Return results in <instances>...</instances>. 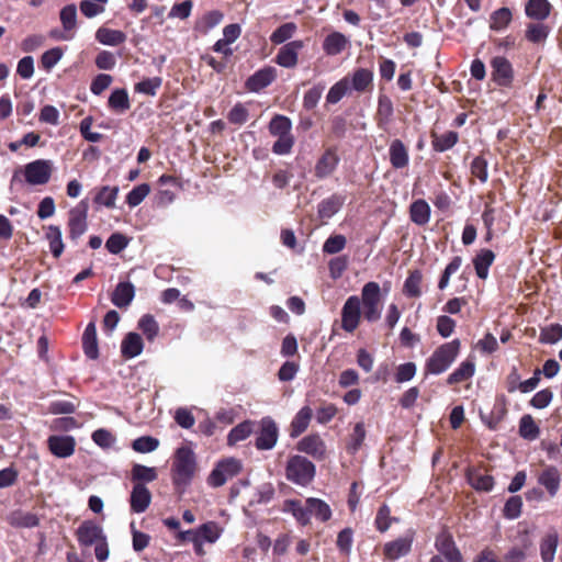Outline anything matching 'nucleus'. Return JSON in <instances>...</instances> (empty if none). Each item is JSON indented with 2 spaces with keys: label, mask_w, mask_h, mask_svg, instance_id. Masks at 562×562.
Returning a JSON list of instances; mask_svg holds the SVG:
<instances>
[{
  "label": "nucleus",
  "mask_w": 562,
  "mask_h": 562,
  "mask_svg": "<svg viewBox=\"0 0 562 562\" xmlns=\"http://www.w3.org/2000/svg\"><path fill=\"white\" fill-rule=\"evenodd\" d=\"M196 469L194 452L189 447H180L176 451L172 464V480L177 486L187 485L192 480Z\"/></svg>",
  "instance_id": "20e7f679"
},
{
  "label": "nucleus",
  "mask_w": 562,
  "mask_h": 562,
  "mask_svg": "<svg viewBox=\"0 0 562 562\" xmlns=\"http://www.w3.org/2000/svg\"><path fill=\"white\" fill-rule=\"evenodd\" d=\"M313 417V411L310 406L302 407L293 417L290 425V437L296 438L302 435L308 427Z\"/></svg>",
  "instance_id": "aec40b11"
},
{
  "label": "nucleus",
  "mask_w": 562,
  "mask_h": 562,
  "mask_svg": "<svg viewBox=\"0 0 562 562\" xmlns=\"http://www.w3.org/2000/svg\"><path fill=\"white\" fill-rule=\"evenodd\" d=\"M471 173L481 182H486L488 178L487 161L481 157H475L471 162Z\"/></svg>",
  "instance_id": "69168bd1"
},
{
  "label": "nucleus",
  "mask_w": 562,
  "mask_h": 562,
  "mask_svg": "<svg viewBox=\"0 0 562 562\" xmlns=\"http://www.w3.org/2000/svg\"><path fill=\"white\" fill-rule=\"evenodd\" d=\"M59 19L65 31H72L77 25V7L68 4L60 10Z\"/></svg>",
  "instance_id": "864d4df0"
},
{
  "label": "nucleus",
  "mask_w": 562,
  "mask_h": 562,
  "mask_svg": "<svg viewBox=\"0 0 562 562\" xmlns=\"http://www.w3.org/2000/svg\"><path fill=\"white\" fill-rule=\"evenodd\" d=\"M151 494L145 484L135 483L131 493V509L134 513H144L150 505Z\"/></svg>",
  "instance_id": "dca6fc26"
},
{
  "label": "nucleus",
  "mask_w": 562,
  "mask_h": 562,
  "mask_svg": "<svg viewBox=\"0 0 562 562\" xmlns=\"http://www.w3.org/2000/svg\"><path fill=\"white\" fill-rule=\"evenodd\" d=\"M346 243L347 240L344 235H333L324 243L323 251L329 255L337 254L345 248Z\"/></svg>",
  "instance_id": "052dcab7"
},
{
  "label": "nucleus",
  "mask_w": 562,
  "mask_h": 562,
  "mask_svg": "<svg viewBox=\"0 0 562 562\" xmlns=\"http://www.w3.org/2000/svg\"><path fill=\"white\" fill-rule=\"evenodd\" d=\"M88 210V201L81 200L68 213L69 238L74 241H77L87 232Z\"/></svg>",
  "instance_id": "423d86ee"
},
{
  "label": "nucleus",
  "mask_w": 562,
  "mask_h": 562,
  "mask_svg": "<svg viewBox=\"0 0 562 562\" xmlns=\"http://www.w3.org/2000/svg\"><path fill=\"white\" fill-rule=\"evenodd\" d=\"M339 157L334 149H327L315 165V177L324 179L329 177L337 168Z\"/></svg>",
  "instance_id": "f3484780"
},
{
  "label": "nucleus",
  "mask_w": 562,
  "mask_h": 562,
  "mask_svg": "<svg viewBox=\"0 0 562 562\" xmlns=\"http://www.w3.org/2000/svg\"><path fill=\"white\" fill-rule=\"evenodd\" d=\"M161 82L160 77L147 78L135 85V91L154 97L160 88Z\"/></svg>",
  "instance_id": "4d7b16f0"
},
{
  "label": "nucleus",
  "mask_w": 562,
  "mask_h": 562,
  "mask_svg": "<svg viewBox=\"0 0 562 562\" xmlns=\"http://www.w3.org/2000/svg\"><path fill=\"white\" fill-rule=\"evenodd\" d=\"M540 341L544 344H555L562 339V326L560 324H551L541 329Z\"/></svg>",
  "instance_id": "13d9d810"
},
{
  "label": "nucleus",
  "mask_w": 562,
  "mask_h": 562,
  "mask_svg": "<svg viewBox=\"0 0 562 562\" xmlns=\"http://www.w3.org/2000/svg\"><path fill=\"white\" fill-rule=\"evenodd\" d=\"M119 188L104 186L100 188L98 193L94 196V203L104 205L108 209H113L115 206V201L117 198Z\"/></svg>",
  "instance_id": "a19ab883"
},
{
  "label": "nucleus",
  "mask_w": 562,
  "mask_h": 562,
  "mask_svg": "<svg viewBox=\"0 0 562 562\" xmlns=\"http://www.w3.org/2000/svg\"><path fill=\"white\" fill-rule=\"evenodd\" d=\"M7 520L15 528H33L40 524V519L35 514L21 509L10 513Z\"/></svg>",
  "instance_id": "a878e982"
},
{
  "label": "nucleus",
  "mask_w": 562,
  "mask_h": 562,
  "mask_svg": "<svg viewBox=\"0 0 562 562\" xmlns=\"http://www.w3.org/2000/svg\"><path fill=\"white\" fill-rule=\"evenodd\" d=\"M475 372V364L472 361H463L447 379V383L458 384L467 381L473 376Z\"/></svg>",
  "instance_id": "473e14b6"
},
{
  "label": "nucleus",
  "mask_w": 562,
  "mask_h": 562,
  "mask_svg": "<svg viewBox=\"0 0 562 562\" xmlns=\"http://www.w3.org/2000/svg\"><path fill=\"white\" fill-rule=\"evenodd\" d=\"M436 549L448 562H464L460 550L456 547V543L451 535L442 532L436 539Z\"/></svg>",
  "instance_id": "4468645a"
},
{
  "label": "nucleus",
  "mask_w": 562,
  "mask_h": 562,
  "mask_svg": "<svg viewBox=\"0 0 562 562\" xmlns=\"http://www.w3.org/2000/svg\"><path fill=\"white\" fill-rule=\"evenodd\" d=\"M241 470L240 462L234 458L223 460L217 463L211 472L207 482L213 487L224 485L227 480L237 475Z\"/></svg>",
  "instance_id": "1a4fd4ad"
},
{
  "label": "nucleus",
  "mask_w": 562,
  "mask_h": 562,
  "mask_svg": "<svg viewBox=\"0 0 562 562\" xmlns=\"http://www.w3.org/2000/svg\"><path fill=\"white\" fill-rule=\"evenodd\" d=\"M366 427L362 422H359L355 425L353 431L350 435L349 443L347 445V450L349 453L355 454L362 446L366 439Z\"/></svg>",
  "instance_id": "49530a36"
},
{
  "label": "nucleus",
  "mask_w": 562,
  "mask_h": 562,
  "mask_svg": "<svg viewBox=\"0 0 562 562\" xmlns=\"http://www.w3.org/2000/svg\"><path fill=\"white\" fill-rule=\"evenodd\" d=\"M316 467L306 457L301 454L291 456L285 465V477L288 481L307 486L315 477Z\"/></svg>",
  "instance_id": "7ed1b4c3"
},
{
  "label": "nucleus",
  "mask_w": 562,
  "mask_h": 562,
  "mask_svg": "<svg viewBox=\"0 0 562 562\" xmlns=\"http://www.w3.org/2000/svg\"><path fill=\"white\" fill-rule=\"evenodd\" d=\"M409 217L416 225H426L430 220L429 204L423 199L414 201L409 206Z\"/></svg>",
  "instance_id": "bb28decb"
},
{
  "label": "nucleus",
  "mask_w": 562,
  "mask_h": 562,
  "mask_svg": "<svg viewBox=\"0 0 562 562\" xmlns=\"http://www.w3.org/2000/svg\"><path fill=\"white\" fill-rule=\"evenodd\" d=\"M63 49L54 47L46 50L41 57V65L45 70H50L63 57Z\"/></svg>",
  "instance_id": "0e129e2a"
},
{
  "label": "nucleus",
  "mask_w": 562,
  "mask_h": 562,
  "mask_svg": "<svg viewBox=\"0 0 562 562\" xmlns=\"http://www.w3.org/2000/svg\"><path fill=\"white\" fill-rule=\"evenodd\" d=\"M493 80L502 87H509L512 85L514 74L510 63L501 56L492 59Z\"/></svg>",
  "instance_id": "ddd939ff"
},
{
  "label": "nucleus",
  "mask_w": 562,
  "mask_h": 562,
  "mask_svg": "<svg viewBox=\"0 0 562 562\" xmlns=\"http://www.w3.org/2000/svg\"><path fill=\"white\" fill-rule=\"evenodd\" d=\"M296 450L312 457L316 461H325L328 458V449L319 434H310L296 443Z\"/></svg>",
  "instance_id": "6e6552de"
},
{
  "label": "nucleus",
  "mask_w": 562,
  "mask_h": 562,
  "mask_svg": "<svg viewBox=\"0 0 562 562\" xmlns=\"http://www.w3.org/2000/svg\"><path fill=\"white\" fill-rule=\"evenodd\" d=\"M324 89V86L317 85L305 92L303 98V105L306 110H312L318 104Z\"/></svg>",
  "instance_id": "680f3d73"
},
{
  "label": "nucleus",
  "mask_w": 562,
  "mask_h": 562,
  "mask_svg": "<svg viewBox=\"0 0 562 562\" xmlns=\"http://www.w3.org/2000/svg\"><path fill=\"white\" fill-rule=\"evenodd\" d=\"M82 347L85 355L92 360L98 359L99 349H98V338H97V328L94 323H89L82 335Z\"/></svg>",
  "instance_id": "b1692460"
},
{
  "label": "nucleus",
  "mask_w": 562,
  "mask_h": 562,
  "mask_svg": "<svg viewBox=\"0 0 562 562\" xmlns=\"http://www.w3.org/2000/svg\"><path fill=\"white\" fill-rule=\"evenodd\" d=\"M109 106L120 113L130 109L128 94L125 89L114 90L109 98Z\"/></svg>",
  "instance_id": "a18cd8bd"
},
{
  "label": "nucleus",
  "mask_w": 562,
  "mask_h": 562,
  "mask_svg": "<svg viewBox=\"0 0 562 562\" xmlns=\"http://www.w3.org/2000/svg\"><path fill=\"white\" fill-rule=\"evenodd\" d=\"M512 18H513L512 11L506 7H503L498 10L494 11L491 14V19H490L491 30L496 31V32L504 31L510 23Z\"/></svg>",
  "instance_id": "4c0bfd02"
},
{
  "label": "nucleus",
  "mask_w": 562,
  "mask_h": 562,
  "mask_svg": "<svg viewBox=\"0 0 562 562\" xmlns=\"http://www.w3.org/2000/svg\"><path fill=\"white\" fill-rule=\"evenodd\" d=\"M252 432V422L246 420L235 426L227 436L229 446H234L239 441L245 440Z\"/></svg>",
  "instance_id": "37998d69"
},
{
  "label": "nucleus",
  "mask_w": 562,
  "mask_h": 562,
  "mask_svg": "<svg viewBox=\"0 0 562 562\" xmlns=\"http://www.w3.org/2000/svg\"><path fill=\"white\" fill-rule=\"evenodd\" d=\"M46 238L49 243V250L55 258H59L64 251L65 245L61 238V231L59 226L49 225L46 233Z\"/></svg>",
  "instance_id": "f704fd0d"
},
{
  "label": "nucleus",
  "mask_w": 562,
  "mask_h": 562,
  "mask_svg": "<svg viewBox=\"0 0 562 562\" xmlns=\"http://www.w3.org/2000/svg\"><path fill=\"white\" fill-rule=\"evenodd\" d=\"M158 447L159 440L150 436L139 437L132 442V448L139 453L153 452Z\"/></svg>",
  "instance_id": "6e6d98bb"
},
{
  "label": "nucleus",
  "mask_w": 562,
  "mask_h": 562,
  "mask_svg": "<svg viewBox=\"0 0 562 562\" xmlns=\"http://www.w3.org/2000/svg\"><path fill=\"white\" fill-rule=\"evenodd\" d=\"M307 503V509L310 510V518L314 516L316 519H319L321 521H327L331 517V509L329 505L315 497H310L306 499Z\"/></svg>",
  "instance_id": "7c9ffc66"
},
{
  "label": "nucleus",
  "mask_w": 562,
  "mask_h": 562,
  "mask_svg": "<svg viewBox=\"0 0 562 562\" xmlns=\"http://www.w3.org/2000/svg\"><path fill=\"white\" fill-rule=\"evenodd\" d=\"M127 244L128 240L123 234L114 233L108 238L105 247L109 252L117 255L127 247Z\"/></svg>",
  "instance_id": "bf43d9fd"
},
{
  "label": "nucleus",
  "mask_w": 562,
  "mask_h": 562,
  "mask_svg": "<svg viewBox=\"0 0 562 562\" xmlns=\"http://www.w3.org/2000/svg\"><path fill=\"white\" fill-rule=\"evenodd\" d=\"M291 120L284 115H274L270 121L269 132L276 137L289 135L291 134Z\"/></svg>",
  "instance_id": "ea45409f"
},
{
  "label": "nucleus",
  "mask_w": 562,
  "mask_h": 562,
  "mask_svg": "<svg viewBox=\"0 0 562 562\" xmlns=\"http://www.w3.org/2000/svg\"><path fill=\"white\" fill-rule=\"evenodd\" d=\"M301 47V41H294L282 46L276 57L277 63L285 68L294 67L297 63V50Z\"/></svg>",
  "instance_id": "6ab92c4d"
},
{
  "label": "nucleus",
  "mask_w": 562,
  "mask_h": 562,
  "mask_svg": "<svg viewBox=\"0 0 562 562\" xmlns=\"http://www.w3.org/2000/svg\"><path fill=\"white\" fill-rule=\"evenodd\" d=\"M495 259V255L490 249H482L473 259L474 269L476 276L480 279H486L488 274V268L492 266Z\"/></svg>",
  "instance_id": "cd10ccee"
},
{
  "label": "nucleus",
  "mask_w": 562,
  "mask_h": 562,
  "mask_svg": "<svg viewBox=\"0 0 562 562\" xmlns=\"http://www.w3.org/2000/svg\"><path fill=\"white\" fill-rule=\"evenodd\" d=\"M431 138L432 148L436 151L442 153L452 148L457 144L459 136L457 132L448 131L441 135L432 133Z\"/></svg>",
  "instance_id": "2f4dec72"
},
{
  "label": "nucleus",
  "mask_w": 562,
  "mask_h": 562,
  "mask_svg": "<svg viewBox=\"0 0 562 562\" xmlns=\"http://www.w3.org/2000/svg\"><path fill=\"white\" fill-rule=\"evenodd\" d=\"M390 162L393 168L402 169L408 165V151L401 139H394L389 149Z\"/></svg>",
  "instance_id": "5701e85b"
},
{
  "label": "nucleus",
  "mask_w": 562,
  "mask_h": 562,
  "mask_svg": "<svg viewBox=\"0 0 562 562\" xmlns=\"http://www.w3.org/2000/svg\"><path fill=\"white\" fill-rule=\"evenodd\" d=\"M344 204V199L334 194L323 200L318 205V215L321 218H330L335 215Z\"/></svg>",
  "instance_id": "72a5a7b5"
},
{
  "label": "nucleus",
  "mask_w": 562,
  "mask_h": 562,
  "mask_svg": "<svg viewBox=\"0 0 562 562\" xmlns=\"http://www.w3.org/2000/svg\"><path fill=\"white\" fill-rule=\"evenodd\" d=\"M522 501L520 496H512L504 506V516L509 519L519 517L521 513Z\"/></svg>",
  "instance_id": "338daca9"
},
{
  "label": "nucleus",
  "mask_w": 562,
  "mask_h": 562,
  "mask_svg": "<svg viewBox=\"0 0 562 562\" xmlns=\"http://www.w3.org/2000/svg\"><path fill=\"white\" fill-rule=\"evenodd\" d=\"M558 547V536L555 533L547 535L540 543V553L543 562H552Z\"/></svg>",
  "instance_id": "c03bdc74"
},
{
  "label": "nucleus",
  "mask_w": 562,
  "mask_h": 562,
  "mask_svg": "<svg viewBox=\"0 0 562 562\" xmlns=\"http://www.w3.org/2000/svg\"><path fill=\"white\" fill-rule=\"evenodd\" d=\"M279 437V429L271 417H263L260 420V428L257 432L256 448L259 450L272 449Z\"/></svg>",
  "instance_id": "9b49d317"
},
{
  "label": "nucleus",
  "mask_w": 562,
  "mask_h": 562,
  "mask_svg": "<svg viewBox=\"0 0 562 562\" xmlns=\"http://www.w3.org/2000/svg\"><path fill=\"white\" fill-rule=\"evenodd\" d=\"M286 509L292 513L296 520L303 526L310 522V510L307 509V503L303 505L300 501H288Z\"/></svg>",
  "instance_id": "09e8293b"
},
{
  "label": "nucleus",
  "mask_w": 562,
  "mask_h": 562,
  "mask_svg": "<svg viewBox=\"0 0 562 562\" xmlns=\"http://www.w3.org/2000/svg\"><path fill=\"white\" fill-rule=\"evenodd\" d=\"M135 296V288L131 282H120L113 293L111 301L119 308H126Z\"/></svg>",
  "instance_id": "a211bd4d"
},
{
  "label": "nucleus",
  "mask_w": 562,
  "mask_h": 562,
  "mask_svg": "<svg viewBox=\"0 0 562 562\" xmlns=\"http://www.w3.org/2000/svg\"><path fill=\"white\" fill-rule=\"evenodd\" d=\"M540 429L533 417L529 414L524 415L519 422V435L527 440H535L539 437Z\"/></svg>",
  "instance_id": "58836bf2"
},
{
  "label": "nucleus",
  "mask_w": 562,
  "mask_h": 562,
  "mask_svg": "<svg viewBox=\"0 0 562 562\" xmlns=\"http://www.w3.org/2000/svg\"><path fill=\"white\" fill-rule=\"evenodd\" d=\"M552 5L548 0H528L525 4V13L526 15L536 21L546 20L550 12Z\"/></svg>",
  "instance_id": "412c9836"
},
{
  "label": "nucleus",
  "mask_w": 562,
  "mask_h": 562,
  "mask_svg": "<svg viewBox=\"0 0 562 562\" xmlns=\"http://www.w3.org/2000/svg\"><path fill=\"white\" fill-rule=\"evenodd\" d=\"M468 482L476 491L490 492L494 486L493 476L479 470L468 472Z\"/></svg>",
  "instance_id": "c756f323"
},
{
  "label": "nucleus",
  "mask_w": 562,
  "mask_h": 562,
  "mask_svg": "<svg viewBox=\"0 0 562 562\" xmlns=\"http://www.w3.org/2000/svg\"><path fill=\"white\" fill-rule=\"evenodd\" d=\"M277 76L278 74L274 67H263L246 80L245 88L250 92H259L270 86L277 79Z\"/></svg>",
  "instance_id": "f8f14e48"
},
{
  "label": "nucleus",
  "mask_w": 562,
  "mask_h": 562,
  "mask_svg": "<svg viewBox=\"0 0 562 562\" xmlns=\"http://www.w3.org/2000/svg\"><path fill=\"white\" fill-rule=\"evenodd\" d=\"M93 124L92 116H87L80 122V133L82 137L91 143H98L102 139L103 135L97 132L91 131V126Z\"/></svg>",
  "instance_id": "e2e57ef3"
},
{
  "label": "nucleus",
  "mask_w": 562,
  "mask_h": 562,
  "mask_svg": "<svg viewBox=\"0 0 562 562\" xmlns=\"http://www.w3.org/2000/svg\"><path fill=\"white\" fill-rule=\"evenodd\" d=\"M373 74L369 69L359 68L351 77V87L358 92H363L372 87Z\"/></svg>",
  "instance_id": "e433bc0d"
},
{
  "label": "nucleus",
  "mask_w": 562,
  "mask_h": 562,
  "mask_svg": "<svg viewBox=\"0 0 562 562\" xmlns=\"http://www.w3.org/2000/svg\"><path fill=\"white\" fill-rule=\"evenodd\" d=\"M150 187L147 183H142L133 188L126 195V203L131 207L139 205L145 198L149 194Z\"/></svg>",
  "instance_id": "603ef678"
},
{
  "label": "nucleus",
  "mask_w": 562,
  "mask_h": 562,
  "mask_svg": "<svg viewBox=\"0 0 562 562\" xmlns=\"http://www.w3.org/2000/svg\"><path fill=\"white\" fill-rule=\"evenodd\" d=\"M25 181L31 186L46 184L53 172V162L46 159H37L24 166Z\"/></svg>",
  "instance_id": "0eeeda50"
},
{
  "label": "nucleus",
  "mask_w": 562,
  "mask_h": 562,
  "mask_svg": "<svg viewBox=\"0 0 562 562\" xmlns=\"http://www.w3.org/2000/svg\"><path fill=\"white\" fill-rule=\"evenodd\" d=\"M198 529V536L200 540L206 541L210 543L215 542L221 536V528L214 521H209L201 525Z\"/></svg>",
  "instance_id": "de8ad7c7"
},
{
  "label": "nucleus",
  "mask_w": 562,
  "mask_h": 562,
  "mask_svg": "<svg viewBox=\"0 0 562 562\" xmlns=\"http://www.w3.org/2000/svg\"><path fill=\"white\" fill-rule=\"evenodd\" d=\"M138 327L146 336V338L150 341L154 340L155 337L158 335V323L150 314H146L139 319Z\"/></svg>",
  "instance_id": "5fc2aeb1"
},
{
  "label": "nucleus",
  "mask_w": 562,
  "mask_h": 562,
  "mask_svg": "<svg viewBox=\"0 0 562 562\" xmlns=\"http://www.w3.org/2000/svg\"><path fill=\"white\" fill-rule=\"evenodd\" d=\"M104 3L90 1V0H82L80 2V11L81 13L87 18H94L101 13L104 12Z\"/></svg>",
  "instance_id": "774afa93"
},
{
  "label": "nucleus",
  "mask_w": 562,
  "mask_h": 562,
  "mask_svg": "<svg viewBox=\"0 0 562 562\" xmlns=\"http://www.w3.org/2000/svg\"><path fill=\"white\" fill-rule=\"evenodd\" d=\"M422 280H423V274L419 270L412 271L404 282V286H403L404 293L411 297L420 296Z\"/></svg>",
  "instance_id": "79ce46f5"
},
{
  "label": "nucleus",
  "mask_w": 562,
  "mask_h": 562,
  "mask_svg": "<svg viewBox=\"0 0 562 562\" xmlns=\"http://www.w3.org/2000/svg\"><path fill=\"white\" fill-rule=\"evenodd\" d=\"M460 348L461 341L459 339L439 346L426 361V373L437 375L447 371L457 359Z\"/></svg>",
  "instance_id": "f03ea898"
},
{
  "label": "nucleus",
  "mask_w": 562,
  "mask_h": 562,
  "mask_svg": "<svg viewBox=\"0 0 562 562\" xmlns=\"http://www.w3.org/2000/svg\"><path fill=\"white\" fill-rule=\"evenodd\" d=\"M49 451L58 458H68L74 454L76 441L70 436H50L47 439Z\"/></svg>",
  "instance_id": "2eb2a0df"
},
{
  "label": "nucleus",
  "mask_w": 562,
  "mask_h": 562,
  "mask_svg": "<svg viewBox=\"0 0 562 562\" xmlns=\"http://www.w3.org/2000/svg\"><path fill=\"white\" fill-rule=\"evenodd\" d=\"M76 535L80 546H94V554L98 561L103 562L109 558V544L101 526L92 520H86L78 527Z\"/></svg>",
  "instance_id": "f257e3e1"
},
{
  "label": "nucleus",
  "mask_w": 562,
  "mask_h": 562,
  "mask_svg": "<svg viewBox=\"0 0 562 562\" xmlns=\"http://www.w3.org/2000/svg\"><path fill=\"white\" fill-rule=\"evenodd\" d=\"M158 474L155 468L143 464H134L131 471V479L135 483H150L157 479Z\"/></svg>",
  "instance_id": "c9c22d12"
},
{
  "label": "nucleus",
  "mask_w": 562,
  "mask_h": 562,
  "mask_svg": "<svg viewBox=\"0 0 562 562\" xmlns=\"http://www.w3.org/2000/svg\"><path fill=\"white\" fill-rule=\"evenodd\" d=\"M381 288L378 282H367L361 290L360 306L362 305V315L370 323L381 318Z\"/></svg>",
  "instance_id": "39448f33"
},
{
  "label": "nucleus",
  "mask_w": 562,
  "mask_h": 562,
  "mask_svg": "<svg viewBox=\"0 0 562 562\" xmlns=\"http://www.w3.org/2000/svg\"><path fill=\"white\" fill-rule=\"evenodd\" d=\"M223 18L224 14L221 11H210L201 18V20L196 23V27L200 32L206 33L215 25L220 24Z\"/></svg>",
  "instance_id": "8fccbe9b"
},
{
  "label": "nucleus",
  "mask_w": 562,
  "mask_h": 562,
  "mask_svg": "<svg viewBox=\"0 0 562 562\" xmlns=\"http://www.w3.org/2000/svg\"><path fill=\"white\" fill-rule=\"evenodd\" d=\"M412 538L402 537L384 546V554L390 560H396L406 555L412 548Z\"/></svg>",
  "instance_id": "4be33fe9"
},
{
  "label": "nucleus",
  "mask_w": 562,
  "mask_h": 562,
  "mask_svg": "<svg viewBox=\"0 0 562 562\" xmlns=\"http://www.w3.org/2000/svg\"><path fill=\"white\" fill-rule=\"evenodd\" d=\"M538 481L551 496H554L560 486V473L557 468L548 467L541 472Z\"/></svg>",
  "instance_id": "c85d7f7f"
},
{
  "label": "nucleus",
  "mask_w": 562,
  "mask_h": 562,
  "mask_svg": "<svg viewBox=\"0 0 562 562\" xmlns=\"http://www.w3.org/2000/svg\"><path fill=\"white\" fill-rule=\"evenodd\" d=\"M361 319L360 297L351 295L345 302L341 310V327L348 333L357 329Z\"/></svg>",
  "instance_id": "9d476101"
},
{
  "label": "nucleus",
  "mask_w": 562,
  "mask_h": 562,
  "mask_svg": "<svg viewBox=\"0 0 562 562\" xmlns=\"http://www.w3.org/2000/svg\"><path fill=\"white\" fill-rule=\"evenodd\" d=\"M143 348V339L136 333H128L121 344L122 356L126 359H131L140 355Z\"/></svg>",
  "instance_id": "393cba45"
},
{
  "label": "nucleus",
  "mask_w": 562,
  "mask_h": 562,
  "mask_svg": "<svg viewBox=\"0 0 562 562\" xmlns=\"http://www.w3.org/2000/svg\"><path fill=\"white\" fill-rule=\"evenodd\" d=\"M349 89V79L346 77L336 82L328 91L326 101L330 104L338 103Z\"/></svg>",
  "instance_id": "3c124183"
}]
</instances>
